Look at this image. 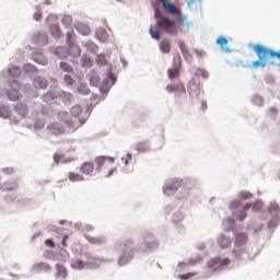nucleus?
Segmentation results:
<instances>
[{
	"mask_svg": "<svg viewBox=\"0 0 280 280\" xmlns=\"http://www.w3.org/2000/svg\"><path fill=\"white\" fill-rule=\"evenodd\" d=\"M113 248L117 253V266L124 268L135 259V253L150 255L154 248H159V241L152 233H143L136 244L132 238L117 240Z\"/></svg>",
	"mask_w": 280,
	"mask_h": 280,
	"instance_id": "f257e3e1",
	"label": "nucleus"
},
{
	"mask_svg": "<svg viewBox=\"0 0 280 280\" xmlns=\"http://www.w3.org/2000/svg\"><path fill=\"white\" fill-rule=\"evenodd\" d=\"M248 49H252V51H254L257 56V60L252 61V67H254L255 69H266V66L268 65V62L271 59L277 58L278 60H280V50H275L272 48L266 47L262 44H253L249 43L248 44Z\"/></svg>",
	"mask_w": 280,
	"mask_h": 280,
	"instance_id": "f03ea898",
	"label": "nucleus"
},
{
	"mask_svg": "<svg viewBox=\"0 0 280 280\" xmlns=\"http://www.w3.org/2000/svg\"><path fill=\"white\" fill-rule=\"evenodd\" d=\"M90 86L98 89L102 100H106V95L110 93V89L117 84V74L113 73V69H109V73L106 74V78L103 79V82L100 83V77L92 74L89 77Z\"/></svg>",
	"mask_w": 280,
	"mask_h": 280,
	"instance_id": "7ed1b4c3",
	"label": "nucleus"
},
{
	"mask_svg": "<svg viewBox=\"0 0 280 280\" xmlns=\"http://www.w3.org/2000/svg\"><path fill=\"white\" fill-rule=\"evenodd\" d=\"M164 196H174L177 200H185L188 198V192L183 187V179L175 177L166 179L163 186Z\"/></svg>",
	"mask_w": 280,
	"mask_h": 280,
	"instance_id": "20e7f679",
	"label": "nucleus"
},
{
	"mask_svg": "<svg viewBox=\"0 0 280 280\" xmlns=\"http://www.w3.org/2000/svg\"><path fill=\"white\" fill-rule=\"evenodd\" d=\"M7 86L0 89V100H8L9 102H19L23 95L21 94V83L15 79H9Z\"/></svg>",
	"mask_w": 280,
	"mask_h": 280,
	"instance_id": "39448f33",
	"label": "nucleus"
},
{
	"mask_svg": "<svg viewBox=\"0 0 280 280\" xmlns=\"http://www.w3.org/2000/svg\"><path fill=\"white\" fill-rule=\"evenodd\" d=\"M229 264H231L229 258L214 257L210 259L206 267L208 272H203V279H209V275H220V272L224 270Z\"/></svg>",
	"mask_w": 280,
	"mask_h": 280,
	"instance_id": "423d86ee",
	"label": "nucleus"
},
{
	"mask_svg": "<svg viewBox=\"0 0 280 280\" xmlns=\"http://www.w3.org/2000/svg\"><path fill=\"white\" fill-rule=\"evenodd\" d=\"M223 226H225V231H232L233 235L235 237L234 245L240 248L241 246H244L246 242H248V234L244 232H237V229L235 228V219L228 218L223 220Z\"/></svg>",
	"mask_w": 280,
	"mask_h": 280,
	"instance_id": "0eeeda50",
	"label": "nucleus"
},
{
	"mask_svg": "<svg viewBox=\"0 0 280 280\" xmlns=\"http://www.w3.org/2000/svg\"><path fill=\"white\" fill-rule=\"evenodd\" d=\"M183 206L177 203H171L164 208V213L166 220L173 222V224H178V222H183L185 219V214H183Z\"/></svg>",
	"mask_w": 280,
	"mask_h": 280,
	"instance_id": "6e6552de",
	"label": "nucleus"
},
{
	"mask_svg": "<svg viewBox=\"0 0 280 280\" xmlns=\"http://www.w3.org/2000/svg\"><path fill=\"white\" fill-rule=\"evenodd\" d=\"M268 213L271 215V220L268 222V229H271V232L275 233V229L279 226L280 223V208L277 201H271L268 206Z\"/></svg>",
	"mask_w": 280,
	"mask_h": 280,
	"instance_id": "1a4fd4ad",
	"label": "nucleus"
},
{
	"mask_svg": "<svg viewBox=\"0 0 280 280\" xmlns=\"http://www.w3.org/2000/svg\"><path fill=\"white\" fill-rule=\"evenodd\" d=\"M55 21H58V15L51 13L46 19V25H49L50 36H52V38H56V40H60V38H65V35H62V31L60 30V25L49 24L55 23Z\"/></svg>",
	"mask_w": 280,
	"mask_h": 280,
	"instance_id": "9d476101",
	"label": "nucleus"
},
{
	"mask_svg": "<svg viewBox=\"0 0 280 280\" xmlns=\"http://www.w3.org/2000/svg\"><path fill=\"white\" fill-rule=\"evenodd\" d=\"M187 91L189 97L192 100H198L200 97V83H198L196 80L190 81L187 85Z\"/></svg>",
	"mask_w": 280,
	"mask_h": 280,
	"instance_id": "9b49d317",
	"label": "nucleus"
},
{
	"mask_svg": "<svg viewBox=\"0 0 280 280\" xmlns=\"http://www.w3.org/2000/svg\"><path fill=\"white\" fill-rule=\"evenodd\" d=\"M32 40L33 45L37 47H46V45H49V36H47L46 33H35Z\"/></svg>",
	"mask_w": 280,
	"mask_h": 280,
	"instance_id": "f8f14e48",
	"label": "nucleus"
},
{
	"mask_svg": "<svg viewBox=\"0 0 280 280\" xmlns=\"http://www.w3.org/2000/svg\"><path fill=\"white\" fill-rule=\"evenodd\" d=\"M73 93H77V95H91V89L88 83L78 82L73 86Z\"/></svg>",
	"mask_w": 280,
	"mask_h": 280,
	"instance_id": "ddd939ff",
	"label": "nucleus"
},
{
	"mask_svg": "<svg viewBox=\"0 0 280 280\" xmlns=\"http://www.w3.org/2000/svg\"><path fill=\"white\" fill-rule=\"evenodd\" d=\"M56 268V273H55V278L57 280H65L67 279V277L69 276V271L67 270V267H65V265L57 262L55 265Z\"/></svg>",
	"mask_w": 280,
	"mask_h": 280,
	"instance_id": "4468645a",
	"label": "nucleus"
},
{
	"mask_svg": "<svg viewBox=\"0 0 280 280\" xmlns=\"http://www.w3.org/2000/svg\"><path fill=\"white\" fill-rule=\"evenodd\" d=\"M58 119L59 121L66 124V126H68L69 128H75V124L73 122V119L71 118V115L68 114V112H59Z\"/></svg>",
	"mask_w": 280,
	"mask_h": 280,
	"instance_id": "2eb2a0df",
	"label": "nucleus"
},
{
	"mask_svg": "<svg viewBox=\"0 0 280 280\" xmlns=\"http://www.w3.org/2000/svg\"><path fill=\"white\" fill-rule=\"evenodd\" d=\"M33 62H36V65H40L42 67H47V57L42 51H35L32 55Z\"/></svg>",
	"mask_w": 280,
	"mask_h": 280,
	"instance_id": "dca6fc26",
	"label": "nucleus"
},
{
	"mask_svg": "<svg viewBox=\"0 0 280 280\" xmlns=\"http://www.w3.org/2000/svg\"><path fill=\"white\" fill-rule=\"evenodd\" d=\"M218 246H220L223 250L229 248L231 244H233V241L231 237L226 236L225 234H220L217 238Z\"/></svg>",
	"mask_w": 280,
	"mask_h": 280,
	"instance_id": "f3484780",
	"label": "nucleus"
},
{
	"mask_svg": "<svg viewBox=\"0 0 280 280\" xmlns=\"http://www.w3.org/2000/svg\"><path fill=\"white\" fill-rule=\"evenodd\" d=\"M82 56V49L77 44L68 46V58H80Z\"/></svg>",
	"mask_w": 280,
	"mask_h": 280,
	"instance_id": "a211bd4d",
	"label": "nucleus"
},
{
	"mask_svg": "<svg viewBox=\"0 0 280 280\" xmlns=\"http://www.w3.org/2000/svg\"><path fill=\"white\" fill-rule=\"evenodd\" d=\"M0 117L1 119H10L12 117V107L0 102Z\"/></svg>",
	"mask_w": 280,
	"mask_h": 280,
	"instance_id": "6ab92c4d",
	"label": "nucleus"
},
{
	"mask_svg": "<svg viewBox=\"0 0 280 280\" xmlns=\"http://www.w3.org/2000/svg\"><path fill=\"white\" fill-rule=\"evenodd\" d=\"M54 55L57 56L60 60H65L69 58V50L68 47L58 46L54 49Z\"/></svg>",
	"mask_w": 280,
	"mask_h": 280,
	"instance_id": "aec40b11",
	"label": "nucleus"
},
{
	"mask_svg": "<svg viewBox=\"0 0 280 280\" xmlns=\"http://www.w3.org/2000/svg\"><path fill=\"white\" fill-rule=\"evenodd\" d=\"M178 47H179L186 62L191 63V60L194 59V57L189 52V48H187V46L185 45V42L180 40L178 43Z\"/></svg>",
	"mask_w": 280,
	"mask_h": 280,
	"instance_id": "412c9836",
	"label": "nucleus"
},
{
	"mask_svg": "<svg viewBox=\"0 0 280 280\" xmlns=\"http://www.w3.org/2000/svg\"><path fill=\"white\" fill-rule=\"evenodd\" d=\"M33 272H49L51 270V265L47 262H36L32 267Z\"/></svg>",
	"mask_w": 280,
	"mask_h": 280,
	"instance_id": "4be33fe9",
	"label": "nucleus"
},
{
	"mask_svg": "<svg viewBox=\"0 0 280 280\" xmlns=\"http://www.w3.org/2000/svg\"><path fill=\"white\" fill-rule=\"evenodd\" d=\"M182 187H184L185 191L189 194V189H194L196 187V179L190 177L180 178Z\"/></svg>",
	"mask_w": 280,
	"mask_h": 280,
	"instance_id": "5701e85b",
	"label": "nucleus"
},
{
	"mask_svg": "<svg viewBox=\"0 0 280 280\" xmlns=\"http://www.w3.org/2000/svg\"><path fill=\"white\" fill-rule=\"evenodd\" d=\"M48 130H50L52 135H62L65 127L60 122H51L48 125Z\"/></svg>",
	"mask_w": 280,
	"mask_h": 280,
	"instance_id": "b1692460",
	"label": "nucleus"
},
{
	"mask_svg": "<svg viewBox=\"0 0 280 280\" xmlns=\"http://www.w3.org/2000/svg\"><path fill=\"white\" fill-rule=\"evenodd\" d=\"M1 191H15L19 189V183L16 180H8L1 187Z\"/></svg>",
	"mask_w": 280,
	"mask_h": 280,
	"instance_id": "393cba45",
	"label": "nucleus"
},
{
	"mask_svg": "<svg viewBox=\"0 0 280 280\" xmlns=\"http://www.w3.org/2000/svg\"><path fill=\"white\" fill-rule=\"evenodd\" d=\"M75 30L81 36H89L91 34V28L89 27V25L82 22L77 23Z\"/></svg>",
	"mask_w": 280,
	"mask_h": 280,
	"instance_id": "a878e982",
	"label": "nucleus"
},
{
	"mask_svg": "<svg viewBox=\"0 0 280 280\" xmlns=\"http://www.w3.org/2000/svg\"><path fill=\"white\" fill-rule=\"evenodd\" d=\"M58 97L59 100H62L66 106H69L73 100V94H71V92L60 91L58 92Z\"/></svg>",
	"mask_w": 280,
	"mask_h": 280,
	"instance_id": "bb28decb",
	"label": "nucleus"
},
{
	"mask_svg": "<svg viewBox=\"0 0 280 280\" xmlns=\"http://www.w3.org/2000/svg\"><path fill=\"white\" fill-rule=\"evenodd\" d=\"M14 110L20 117H27V113H30V108L23 103H18L14 106Z\"/></svg>",
	"mask_w": 280,
	"mask_h": 280,
	"instance_id": "cd10ccee",
	"label": "nucleus"
},
{
	"mask_svg": "<svg viewBox=\"0 0 280 280\" xmlns=\"http://www.w3.org/2000/svg\"><path fill=\"white\" fill-rule=\"evenodd\" d=\"M95 37L100 43H106V40H108V32H106V28L100 27L95 32Z\"/></svg>",
	"mask_w": 280,
	"mask_h": 280,
	"instance_id": "c85d7f7f",
	"label": "nucleus"
},
{
	"mask_svg": "<svg viewBox=\"0 0 280 280\" xmlns=\"http://www.w3.org/2000/svg\"><path fill=\"white\" fill-rule=\"evenodd\" d=\"M159 49L162 54H170L172 51V43L164 38L160 42Z\"/></svg>",
	"mask_w": 280,
	"mask_h": 280,
	"instance_id": "c756f323",
	"label": "nucleus"
},
{
	"mask_svg": "<svg viewBox=\"0 0 280 280\" xmlns=\"http://www.w3.org/2000/svg\"><path fill=\"white\" fill-rule=\"evenodd\" d=\"M93 170H95V165H93L91 162H83L80 167V172L86 176L93 174Z\"/></svg>",
	"mask_w": 280,
	"mask_h": 280,
	"instance_id": "7c9ffc66",
	"label": "nucleus"
},
{
	"mask_svg": "<svg viewBox=\"0 0 280 280\" xmlns=\"http://www.w3.org/2000/svg\"><path fill=\"white\" fill-rule=\"evenodd\" d=\"M167 93H187V90L184 85L179 84H168L166 85Z\"/></svg>",
	"mask_w": 280,
	"mask_h": 280,
	"instance_id": "2f4dec72",
	"label": "nucleus"
},
{
	"mask_svg": "<svg viewBox=\"0 0 280 280\" xmlns=\"http://www.w3.org/2000/svg\"><path fill=\"white\" fill-rule=\"evenodd\" d=\"M84 237L90 244H94L95 246H102V244L106 242V238L104 236L94 237L91 235H84Z\"/></svg>",
	"mask_w": 280,
	"mask_h": 280,
	"instance_id": "473e14b6",
	"label": "nucleus"
},
{
	"mask_svg": "<svg viewBox=\"0 0 280 280\" xmlns=\"http://www.w3.org/2000/svg\"><path fill=\"white\" fill-rule=\"evenodd\" d=\"M48 84L47 79L43 77H36L33 81L35 89H47Z\"/></svg>",
	"mask_w": 280,
	"mask_h": 280,
	"instance_id": "72a5a7b5",
	"label": "nucleus"
},
{
	"mask_svg": "<svg viewBox=\"0 0 280 280\" xmlns=\"http://www.w3.org/2000/svg\"><path fill=\"white\" fill-rule=\"evenodd\" d=\"M70 266L72 270H84L86 268V261L84 262V260L77 258L71 261Z\"/></svg>",
	"mask_w": 280,
	"mask_h": 280,
	"instance_id": "f704fd0d",
	"label": "nucleus"
},
{
	"mask_svg": "<svg viewBox=\"0 0 280 280\" xmlns=\"http://www.w3.org/2000/svg\"><path fill=\"white\" fill-rule=\"evenodd\" d=\"M250 102L254 106H258L259 108L264 107L266 100L260 94L256 93L252 96Z\"/></svg>",
	"mask_w": 280,
	"mask_h": 280,
	"instance_id": "c9c22d12",
	"label": "nucleus"
},
{
	"mask_svg": "<svg viewBox=\"0 0 280 280\" xmlns=\"http://www.w3.org/2000/svg\"><path fill=\"white\" fill-rule=\"evenodd\" d=\"M61 84L71 89L72 86H75V80L73 79V77H71V74H63L61 77Z\"/></svg>",
	"mask_w": 280,
	"mask_h": 280,
	"instance_id": "e433bc0d",
	"label": "nucleus"
},
{
	"mask_svg": "<svg viewBox=\"0 0 280 280\" xmlns=\"http://www.w3.org/2000/svg\"><path fill=\"white\" fill-rule=\"evenodd\" d=\"M82 45L90 51V54H97V51H100V46L91 40L83 42Z\"/></svg>",
	"mask_w": 280,
	"mask_h": 280,
	"instance_id": "4c0bfd02",
	"label": "nucleus"
},
{
	"mask_svg": "<svg viewBox=\"0 0 280 280\" xmlns=\"http://www.w3.org/2000/svg\"><path fill=\"white\" fill-rule=\"evenodd\" d=\"M162 8L167 12V14L174 15V10H176V4L170 0H162Z\"/></svg>",
	"mask_w": 280,
	"mask_h": 280,
	"instance_id": "58836bf2",
	"label": "nucleus"
},
{
	"mask_svg": "<svg viewBox=\"0 0 280 280\" xmlns=\"http://www.w3.org/2000/svg\"><path fill=\"white\" fill-rule=\"evenodd\" d=\"M196 264H198V260L195 259V258L188 259L187 262L180 261V262L177 264V272H183V270H185V267H187V266H196Z\"/></svg>",
	"mask_w": 280,
	"mask_h": 280,
	"instance_id": "ea45409f",
	"label": "nucleus"
},
{
	"mask_svg": "<svg viewBox=\"0 0 280 280\" xmlns=\"http://www.w3.org/2000/svg\"><path fill=\"white\" fill-rule=\"evenodd\" d=\"M155 27H174V21L164 18L162 21L158 20L155 23Z\"/></svg>",
	"mask_w": 280,
	"mask_h": 280,
	"instance_id": "a19ab883",
	"label": "nucleus"
},
{
	"mask_svg": "<svg viewBox=\"0 0 280 280\" xmlns=\"http://www.w3.org/2000/svg\"><path fill=\"white\" fill-rule=\"evenodd\" d=\"M33 19L37 23H40V21H43V5L42 4H37L35 7V12L33 13Z\"/></svg>",
	"mask_w": 280,
	"mask_h": 280,
	"instance_id": "79ce46f5",
	"label": "nucleus"
},
{
	"mask_svg": "<svg viewBox=\"0 0 280 280\" xmlns=\"http://www.w3.org/2000/svg\"><path fill=\"white\" fill-rule=\"evenodd\" d=\"M81 67L83 69H91L93 67V59L86 55H83L81 57Z\"/></svg>",
	"mask_w": 280,
	"mask_h": 280,
	"instance_id": "37998d69",
	"label": "nucleus"
},
{
	"mask_svg": "<svg viewBox=\"0 0 280 280\" xmlns=\"http://www.w3.org/2000/svg\"><path fill=\"white\" fill-rule=\"evenodd\" d=\"M187 14H183V12H178V20L177 23L178 25H182L183 27H187V30H189V22H187Z\"/></svg>",
	"mask_w": 280,
	"mask_h": 280,
	"instance_id": "c03bdc74",
	"label": "nucleus"
},
{
	"mask_svg": "<svg viewBox=\"0 0 280 280\" xmlns=\"http://www.w3.org/2000/svg\"><path fill=\"white\" fill-rule=\"evenodd\" d=\"M58 93L48 91L46 94L43 95V102H46V104H49V102H54V100H57Z\"/></svg>",
	"mask_w": 280,
	"mask_h": 280,
	"instance_id": "a18cd8bd",
	"label": "nucleus"
},
{
	"mask_svg": "<svg viewBox=\"0 0 280 280\" xmlns=\"http://www.w3.org/2000/svg\"><path fill=\"white\" fill-rule=\"evenodd\" d=\"M59 69L63 71V73H73V67L66 61L59 62Z\"/></svg>",
	"mask_w": 280,
	"mask_h": 280,
	"instance_id": "49530a36",
	"label": "nucleus"
},
{
	"mask_svg": "<svg viewBox=\"0 0 280 280\" xmlns=\"http://www.w3.org/2000/svg\"><path fill=\"white\" fill-rule=\"evenodd\" d=\"M261 209H264V201L261 199H257L252 203V211H254V213H259Z\"/></svg>",
	"mask_w": 280,
	"mask_h": 280,
	"instance_id": "de8ad7c7",
	"label": "nucleus"
},
{
	"mask_svg": "<svg viewBox=\"0 0 280 280\" xmlns=\"http://www.w3.org/2000/svg\"><path fill=\"white\" fill-rule=\"evenodd\" d=\"M96 163V172H102V167H104V163H106V155H101L95 158Z\"/></svg>",
	"mask_w": 280,
	"mask_h": 280,
	"instance_id": "09e8293b",
	"label": "nucleus"
},
{
	"mask_svg": "<svg viewBox=\"0 0 280 280\" xmlns=\"http://www.w3.org/2000/svg\"><path fill=\"white\" fill-rule=\"evenodd\" d=\"M178 75H180V69H178V68H174V69L170 68L167 70V77H168L170 80H176V78H178Z\"/></svg>",
	"mask_w": 280,
	"mask_h": 280,
	"instance_id": "8fccbe9b",
	"label": "nucleus"
},
{
	"mask_svg": "<svg viewBox=\"0 0 280 280\" xmlns=\"http://www.w3.org/2000/svg\"><path fill=\"white\" fill-rule=\"evenodd\" d=\"M9 78H19L21 75V68L19 67H12L8 69Z\"/></svg>",
	"mask_w": 280,
	"mask_h": 280,
	"instance_id": "3c124183",
	"label": "nucleus"
},
{
	"mask_svg": "<svg viewBox=\"0 0 280 280\" xmlns=\"http://www.w3.org/2000/svg\"><path fill=\"white\" fill-rule=\"evenodd\" d=\"M215 45H218V47H220V49H222V47H226V45H229V39H226V37L224 35H220L215 39Z\"/></svg>",
	"mask_w": 280,
	"mask_h": 280,
	"instance_id": "603ef678",
	"label": "nucleus"
},
{
	"mask_svg": "<svg viewBox=\"0 0 280 280\" xmlns=\"http://www.w3.org/2000/svg\"><path fill=\"white\" fill-rule=\"evenodd\" d=\"M95 60L98 67H106V65H108V60H106V55H103V54L96 55Z\"/></svg>",
	"mask_w": 280,
	"mask_h": 280,
	"instance_id": "864d4df0",
	"label": "nucleus"
},
{
	"mask_svg": "<svg viewBox=\"0 0 280 280\" xmlns=\"http://www.w3.org/2000/svg\"><path fill=\"white\" fill-rule=\"evenodd\" d=\"M54 163L50 166V170H54V165L55 163H67V161H65V155L60 154V153H55L52 156Z\"/></svg>",
	"mask_w": 280,
	"mask_h": 280,
	"instance_id": "5fc2aeb1",
	"label": "nucleus"
},
{
	"mask_svg": "<svg viewBox=\"0 0 280 280\" xmlns=\"http://www.w3.org/2000/svg\"><path fill=\"white\" fill-rule=\"evenodd\" d=\"M238 198L240 200H250V198H253V192L248 190H241L238 192Z\"/></svg>",
	"mask_w": 280,
	"mask_h": 280,
	"instance_id": "6e6d98bb",
	"label": "nucleus"
},
{
	"mask_svg": "<svg viewBox=\"0 0 280 280\" xmlns=\"http://www.w3.org/2000/svg\"><path fill=\"white\" fill-rule=\"evenodd\" d=\"M70 114L72 117H80V115L82 114V106L80 105L72 106L70 109Z\"/></svg>",
	"mask_w": 280,
	"mask_h": 280,
	"instance_id": "4d7b16f0",
	"label": "nucleus"
},
{
	"mask_svg": "<svg viewBox=\"0 0 280 280\" xmlns=\"http://www.w3.org/2000/svg\"><path fill=\"white\" fill-rule=\"evenodd\" d=\"M173 65L174 69H182L183 67V61L180 59V52H177V55L173 58Z\"/></svg>",
	"mask_w": 280,
	"mask_h": 280,
	"instance_id": "13d9d810",
	"label": "nucleus"
},
{
	"mask_svg": "<svg viewBox=\"0 0 280 280\" xmlns=\"http://www.w3.org/2000/svg\"><path fill=\"white\" fill-rule=\"evenodd\" d=\"M69 180H71V183H78L80 180H84V176L78 173H69Z\"/></svg>",
	"mask_w": 280,
	"mask_h": 280,
	"instance_id": "bf43d9fd",
	"label": "nucleus"
},
{
	"mask_svg": "<svg viewBox=\"0 0 280 280\" xmlns=\"http://www.w3.org/2000/svg\"><path fill=\"white\" fill-rule=\"evenodd\" d=\"M196 275H198V272H194V271L186 272V273H179V275L177 276V279H180V280H189V279H191L192 277H196Z\"/></svg>",
	"mask_w": 280,
	"mask_h": 280,
	"instance_id": "052dcab7",
	"label": "nucleus"
},
{
	"mask_svg": "<svg viewBox=\"0 0 280 280\" xmlns=\"http://www.w3.org/2000/svg\"><path fill=\"white\" fill-rule=\"evenodd\" d=\"M136 150L138 152H148L150 150V144L145 143V142H139L136 145Z\"/></svg>",
	"mask_w": 280,
	"mask_h": 280,
	"instance_id": "680f3d73",
	"label": "nucleus"
},
{
	"mask_svg": "<svg viewBox=\"0 0 280 280\" xmlns=\"http://www.w3.org/2000/svg\"><path fill=\"white\" fill-rule=\"evenodd\" d=\"M149 34L152 40H161V35L159 34V32H156V30H154V26H150Z\"/></svg>",
	"mask_w": 280,
	"mask_h": 280,
	"instance_id": "e2e57ef3",
	"label": "nucleus"
},
{
	"mask_svg": "<svg viewBox=\"0 0 280 280\" xmlns=\"http://www.w3.org/2000/svg\"><path fill=\"white\" fill-rule=\"evenodd\" d=\"M242 207V201L240 200H233L229 205L230 211H237Z\"/></svg>",
	"mask_w": 280,
	"mask_h": 280,
	"instance_id": "0e129e2a",
	"label": "nucleus"
},
{
	"mask_svg": "<svg viewBox=\"0 0 280 280\" xmlns=\"http://www.w3.org/2000/svg\"><path fill=\"white\" fill-rule=\"evenodd\" d=\"M73 22V18L71 15H63L61 23L66 28L71 27V23Z\"/></svg>",
	"mask_w": 280,
	"mask_h": 280,
	"instance_id": "69168bd1",
	"label": "nucleus"
},
{
	"mask_svg": "<svg viewBox=\"0 0 280 280\" xmlns=\"http://www.w3.org/2000/svg\"><path fill=\"white\" fill-rule=\"evenodd\" d=\"M234 215L238 222H244L246 220V212H243L242 210H236Z\"/></svg>",
	"mask_w": 280,
	"mask_h": 280,
	"instance_id": "338daca9",
	"label": "nucleus"
},
{
	"mask_svg": "<svg viewBox=\"0 0 280 280\" xmlns=\"http://www.w3.org/2000/svg\"><path fill=\"white\" fill-rule=\"evenodd\" d=\"M23 70L25 71V73H36L37 71L36 66L32 63L24 65Z\"/></svg>",
	"mask_w": 280,
	"mask_h": 280,
	"instance_id": "774afa93",
	"label": "nucleus"
}]
</instances>
